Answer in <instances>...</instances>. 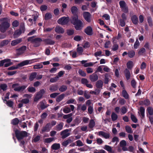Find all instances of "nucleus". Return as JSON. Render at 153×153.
I'll list each match as a JSON object with an SVG mask.
<instances>
[{
    "instance_id": "48",
    "label": "nucleus",
    "mask_w": 153,
    "mask_h": 153,
    "mask_svg": "<svg viewBox=\"0 0 153 153\" xmlns=\"http://www.w3.org/2000/svg\"><path fill=\"white\" fill-rule=\"evenodd\" d=\"M128 68L131 69L133 66V63L132 61H130L128 62L126 64Z\"/></svg>"
},
{
    "instance_id": "16",
    "label": "nucleus",
    "mask_w": 153,
    "mask_h": 153,
    "mask_svg": "<svg viewBox=\"0 0 153 153\" xmlns=\"http://www.w3.org/2000/svg\"><path fill=\"white\" fill-rule=\"evenodd\" d=\"M85 33L88 35H91L93 34V30L91 27L90 26L87 27L84 30Z\"/></svg>"
},
{
    "instance_id": "43",
    "label": "nucleus",
    "mask_w": 153,
    "mask_h": 153,
    "mask_svg": "<svg viewBox=\"0 0 153 153\" xmlns=\"http://www.w3.org/2000/svg\"><path fill=\"white\" fill-rule=\"evenodd\" d=\"M95 125V121L93 119H91L90 120L89 124V127L90 128H93Z\"/></svg>"
},
{
    "instance_id": "38",
    "label": "nucleus",
    "mask_w": 153,
    "mask_h": 153,
    "mask_svg": "<svg viewBox=\"0 0 153 153\" xmlns=\"http://www.w3.org/2000/svg\"><path fill=\"white\" fill-rule=\"evenodd\" d=\"M42 96L43 95L38 92L37 93L34 99V101L37 102L40 99L42 98Z\"/></svg>"
},
{
    "instance_id": "53",
    "label": "nucleus",
    "mask_w": 153,
    "mask_h": 153,
    "mask_svg": "<svg viewBox=\"0 0 153 153\" xmlns=\"http://www.w3.org/2000/svg\"><path fill=\"white\" fill-rule=\"evenodd\" d=\"M54 140V138L53 137H50L47 138L45 139V142L47 143H49Z\"/></svg>"
},
{
    "instance_id": "25",
    "label": "nucleus",
    "mask_w": 153,
    "mask_h": 153,
    "mask_svg": "<svg viewBox=\"0 0 153 153\" xmlns=\"http://www.w3.org/2000/svg\"><path fill=\"white\" fill-rule=\"evenodd\" d=\"M51 149L54 150H57L60 148V145L59 143H54L51 146Z\"/></svg>"
},
{
    "instance_id": "29",
    "label": "nucleus",
    "mask_w": 153,
    "mask_h": 153,
    "mask_svg": "<svg viewBox=\"0 0 153 153\" xmlns=\"http://www.w3.org/2000/svg\"><path fill=\"white\" fill-rule=\"evenodd\" d=\"M22 30L21 29L16 30L13 34V36L15 38L19 37L22 33Z\"/></svg>"
},
{
    "instance_id": "6",
    "label": "nucleus",
    "mask_w": 153,
    "mask_h": 153,
    "mask_svg": "<svg viewBox=\"0 0 153 153\" xmlns=\"http://www.w3.org/2000/svg\"><path fill=\"white\" fill-rule=\"evenodd\" d=\"M70 130L66 129L60 132V134L62 138L64 139L68 137L70 135Z\"/></svg>"
},
{
    "instance_id": "30",
    "label": "nucleus",
    "mask_w": 153,
    "mask_h": 153,
    "mask_svg": "<svg viewBox=\"0 0 153 153\" xmlns=\"http://www.w3.org/2000/svg\"><path fill=\"white\" fill-rule=\"evenodd\" d=\"M124 73L127 79L128 80L129 79L131 76V74L129 70L126 68L124 71Z\"/></svg>"
},
{
    "instance_id": "15",
    "label": "nucleus",
    "mask_w": 153,
    "mask_h": 153,
    "mask_svg": "<svg viewBox=\"0 0 153 153\" xmlns=\"http://www.w3.org/2000/svg\"><path fill=\"white\" fill-rule=\"evenodd\" d=\"M80 20L78 19V16L77 15H75L73 16L71 19V22L73 25H75L76 23Z\"/></svg>"
},
{
    "instance_id": "28",
    "label": "nucleus",
    "mask_w": 153,
    "mask_h": 153,
    "mask_svg": "<svg viewBox=\"0 0 153 153\" xmlns=\"http://www.w3.org/2000/svg\"><path fill=\"white\" fill-rule=\"evenodd\" d=\"M3 101L4 102H5V101L6 102V104L8 106L10 107L13 108V106L14 104V103L13 101H11V100H7L5 99L3 100Z\"/></svg>"
},
{
    "instance_id": "1",
    "label": "nucleus",
    "mask_w": 153,
    "mask_h": 153,
    "mask_svg": "<svg viewBox=\"0 0 153 153\" xmlns=\"http://www.w3.org/2000/svg\"><path fill=\"white\" fill-rule=\"evenodd\" d=\"M0 31L4 33L10 26V19L7 17L0 19Z\"/></svg>"
},
{
    "instance_id": "62",
    "label": "nucleus",
    "mask_w": 153,
    "mask_h": 153,
    "mask_svg": "<svg viewBox=\"0 0 153 153\" xmlns=\"http://www.w3.org/2000/svg\"><path fill=\"white\" fill-rule=\"evenodd\" d=\"M59 79L58 76H56L50 79V81L51 82H56Z\"/></svg>"
},
{
    "instance_id": "8",
    "label": "nucleus",
    "mask_w": 153,
    "mask_h": 153,
    "mask_svg": "<svg viewBox=\"0 0 153 153\" xmlns=\"http://www.w3.org/2000/svg\"><path fill=\"white\" fill-rule=\"evenodd\" d=\"M69 106L70 107L68 106H66L63 108V111L64 113L67 114L70 112L71 111H74L75 108L74 106L72 105H70Z\"/></svg>"
},
{
    "instance_id": "57",
    "label": "nucleus",
    "mask_w": 153,
    "mask_h": 153,
    "mask_svg": "<svg viewBox=\"0 0 153 153\" xmlns=\"http://www.w3.org/2000/svg\"><path fill=\"white\" fill-rule=\"evenodd\" d=\"M28 91L31 93H34L36 91V89L33 87H29L27 88Z\"/></svg>"
},
{
    "instance_id": "49",
    "label": "nucleus",
    "mask_w": 153,
    "mask_h": 153,
    "mask_svg": "<svg viewBox=\"0 0 153 153\" xmlns=\"http://www.w3.org/2000/svg\"><path fill=\"white\" fill-rule=\"evenodd\" d=\"M58 89V86L55 85L51 86L49 88V90L52 92H53L56 91Z\"/></svg>"
},
{
    "instance_id": "14",
    "label": "nucleus",
    "mask_w": 153,
    "mask_h": 153,
    "mask_svg": "<svg viewBox=\"0 0 153 153\" xmlns=\"http://www.w3.org/2000/svg\"><path fill=\"white\" fill-rule=\"evenodd\" d=\"M89 79L92 82H94L98 79V76L95 73L89 76Z\"/></svg>"
},
{
    "instance_id": "34",
    "label": "nucleus",
    "mask_w": 153,
    "mask_h": 153,
    "mask_svg": "<svg viewBox=\"0 0 153 153\" xmlns=\"http://www.w3.org/2000/svg\"><path fill=\"white\" fill-rule=\"evenodd\" d=\"M42 96L43 95L38 92L37 93L34 99V101L37 102L40 99L42 98Z\"/></svg>"
},
{
    "instance_id": "40",
    "label": "nucleus",
    "mask_w": 153,
    "mask_h": 153,
    "mask_svg": "<svg viewBox=\"0 0 153 153\" xmlns=\"http://www.w3.org/2000/svg\"><path fill=\"white\" fill-rule=\"evenodd\" d=\"M104 149L109 152L111 153H114V152L112 150V147L108 145H105V146Z\"/></svg>"
},
{
    "instance_id": "10",
    "label": "nucleus",
    "mask_w": 153,
    "mask_h": 153,
    "mask_svg": "<svg viewBox=\"0 0 153 153\" xmlns=\"http://www.w3.org/2000/svg\"><path fill=\"white\" fill-rule=\"evenodd\" d=\"M74 25V27L75 29L77 30H79L82 29L83 27V24L82 22L80 20L78 22L76 23Z\"/></svg>"
},
{
    "instance_id": "56",
    "label": "nucleus",
    "mask_w": 153,
    "mask_h": 153,
    "mask_svg": "<svg viewBox=\"0 0 153 153\" xmlns=\"http://www.w3.org/2000/svg\"><path fill=\"white\" fill-rule=\"evenodd\" d=\"M52 17V15L49 13H46L45 16V20L50 19Z\"/></svg>"
},
{
    "instance_id": "61",
    "label": "nucleus",
    "mask_w": 153,
    "mask_h": 153,
    "mask_svg": "<svg viewBox=\"0 0 153 153\" xmlns=\"http://www.w3.org/2000/svg\"><path fill=\"white\" fill-rule=\"evenodd\" d=\"M126 130V132L129 133H131L132 132L131 128L129 126H126L125 127Z\"/></svg>"
},
{
    "instance_id": "17",
    "label": "nucleus",
    "mask_w": 153,
    "mask_h": 153,
    "mask_svg": "<svg viewBox=\"0 0 153 153\" xmlns=\"http://www.w3.org/2000/svg\"><path fill=\"white\" fill-rule=\"evenodd\" d=\"M87 107L85 104H77V109L78 111L81 110L85 111L86 110Z\"/></svg>"
},
{
    "instance_id": "11",
    "label": "nucleus",
    "mask_w": 153,
    "mask_h": 153,
    "mask_svg": "<svg viewBox=\"0 0 153 153\" xmlns=\"http://www.w3.org/2000/svg\"><path fill=\"white\" fill-rule=\"evenodd\" d=\"M98 135L102 136L106 139H109L110 137V134L109 132H105L103 131L98 132Z\"/></svg>"
},
{
    "instance_id": "64",
    "label": "nucleus",
    "mask_w": 153,
    "mask_h": 153,
    "mask_svg": "<svg viewBox=\"0 0 153 153\" xmlns=\"http://www.w3.org/2000/svg\"><path fill=\"white\" fill-rule=\"evenodd\" d=\"M67 33L68 35H72L74 33V30L72 29L67 30Z\"/></svg>"
},
{
    "instance_id": "33",
    "label": "nucleus",
    "mask_w": 153,
    "mask_h": 153,
    "mask_svg": "<svg viewBox=\"0 0 153 153\" xmlns=\"http://www.w3.org/2000/svg\"><path fill=\"white\" fill-rule=\"evenodd\" d=\"M42 96L43 95L38 92L37 93L34 99V101L37 102L40 99L42 98Z\"/></svg>"
},
{
    "instance_id": "2",
    "label": "nucleus",
    "mask_w": 153,
    "mask_h": 153,
    "mask_svg": "<svg viewBox=\"0 0 153 153\" xmlns=\"http://www.w3.org/2000/svg\"><path fill=\"white\" fill-rule=\"evenodd\" d=\"M16 136L18 140L23 139L24 137H27L28 133L25 131H19L16 130L15 131Z\"/></svg>"
},
{
    "instance_id": "12",
    "label": "nucleus",
    "mask_w": 153,
    "mask_h": 153,
    "mask_svg": "<svg viewBox=\"0 0 153 153\" xmlns=\"http://www.w3.org/2000/svg\"><path fill=\"white\" fill-rule=\"evenodd\" d=\"M52 128V126L50 123H47L45 126H44L42 130V132L49 131Z\"/></svg>"
},
{
    "instance_id": "26",
    "label": "nucleus",
    "mask_w": 153,
    "mask_h": 153,
    "mask_svg": "<svg viewBox=\"0 0 153 153\" xmlns=\"http://www.w3.org/2000/svg\"><path fill=\"white\" fill-rule=\"evenodd\" d=\"M37 75V73L36 72L31 73L30 74L29 77L30 81H31L33 80L35 78H36Z\"/></svg>"
},
{
    "instance_id": "27",
    "label": "nucleus",
    "mask_w": 153,
    "mask_h": 153,
    "mask_svg": "<svg viewBox=\"0 0 153 153\" xmlns=\"http://www.w3.org/2000/svg\"><path fill=\"white\" fill-rule=\"evenodd\" d=\"M39 105L42 109H44L49 106V105L47 104L43 101L40 102L39 103Z\"/></svg>"
},
{
    "instance_id": "41",
    "label": "nucleus",
    "mask_w": 153,
    "mask_h": 153,
    "mask_svg": "<svg viewBox=\"0 0 153 153\" xmlns=\"http://www.w3.org/2000/svg\"><path fill=\"white\" fill-rule=\"evenodd\" d=\"M71 10L72 14L75 15L78 11V9L76 6H73L71 7Z\"/></svg>"
},
{
    "instance_id": "44",
    "label": "nucleus",
    "mask_w": 153,
    "mask_h": 153,
    "mask_svg": "<svg viewBox=\"0 0 153 153\" xmlns=\"http://www.w3.org/2000/svg\"><path fill=\"white\" fill-rule=\"evenodd\" d=\"M7 85L6 84H0V91L2 90L4 91L7 89Z\"/></svg>"
},
{
    "instance_id": "22",
    "label": "nucleus",
    "mask_w": 153,
    "mask_h": 153,
    "mask_svg": "<svg viewBox=\"0 0 153 153\" xmlns=\"http://www.w3.org/2000/svg\"><path fill=\"white\" fill-rule=\"evenodd\" d=\"M55 31L58 33H63L64 32V29L61 27L56 26L55 29Z\"/></svg>"
},
{
    "instance_id": "19",
    "label": "nucleus",
    "mask_w": 153,
    "mask_h": 153,
    "mask_svg": "<svg viewBox=\"0 0 153 153\" xmlns=\"http://www.w3.org/2000/svg\"><path fill=\"white\" fill-rule=\"evenodd\" d=\"M104 76V83L105 84H108L111 79V76L108 74L106 73L105 74Z\"/></svg>"
},
{
    "instance_id": "46",
    "label": "nucleus",
    "mask_w": 153,
    "mask_h": 153,
    "mask_svg": "<svg viewBox=\"0 0 153 153\" xmlns=\"http://www.w3.org/2000/svg\"><path fill=\"white\" fill-rule=\"evenodd\" d=\"M146 49L143 48H141L138 52V54L139 56L143 55L146 52Z\"/></svg>"
},
{
    "instance_id": "45",
    "label": "nucleus",
    "mask_w": 153,
    "mask_h": 153,
    "mask_svg": "<svg viewBox=\"0 0 153 153\" xmlns=\"http://www.w3.org/2000/svg\"><path fill=\"white\" fill-rule=\"evenodd\" d=\"M67 86L65 85H62L60 87L59 90L61 92H63L66 91L67 89Z\"/></svg>"
},
{
    "instance_id": "36",
    "label": "nucleus",
    "mask_w": 153,
    "mask_h": 153,
    "mask_svg": "<svg viewBox=\"0 0 153 153\" xmlns=\"http://www.w3.org/2000/svg\"><path fill=\"white\" fill-rule=\"evenodd\" d=\"M42 96L43 95L38 92L37 93L34 99V101L37 102L40 99L42 98Z\"/></svg>"
},
{
    "instance_id": "47",
    "label": "nucleus",
    "mask_w": 153,
    "mask_h": 153,
    "mask_svg": "<svg viewBox=\"0 0 153 153\" xmlns=\"http://www.w3.org/2000/svg\"><path fill=\"white\" fill-rule=\"evenodd\" d=\"M9 41L8 40H4L2 41L0 44V46L1 47L7 45L9 43Z\"/></svg>"
},
{
    "instance_id": "23",
    "label": "nucleus",
    "mask_w": 153,
    "mask_h": 153,
    "mask_svg": "<svg viewBox=\"0 0 153 153\" xmlns=\"http://www.w3.org/2000/svg\"><path fill=\"white\" fill-rule=\"evenodd\" d=\"M103 85V82L101 80L97 81L95 83V86L98 88L102 89Z\"/></svg>"
},
{
    "instance_id": "35",
    "label": "nucleus",
    "mask_w": 153,
    "mask_h": 153,
    "mask_svg": "<svg viewBox=\"0 0 153 153\" xmlns=\"http://www.w3.org/2000/svg\"><path fill=\"white\" fill-rule=\"evenodd\" d=\"M42 96L43 95L38 92L37 93L34 99V101L37 102L40 99L42 98Z\"/></svg>"
},
{
    "instance_id": "37",
    "label": "nucleus",
    "mask_w": 153,
    "mask_h": 153,
    "mask_svg": "<svg viewBox=\"0 0 153 153\" xmlns=\"http://www.w3.org/2000/svg\"><path fill=\"white\" fill-rule=\"evenodd\" d=\"M42 96L43 95L38 92L37 93L34 99V101L37 102L40 99L42 98Z\"/></svg>"
},
{
    "instance_id": "3",
    "label": "nucleus",
    "mask_w": 153,
    "mask_h": 153,
    "mask_svg": "<svg viewBox=\"0 0 153 153\" xmlns=\"http://www.w3.org/2000/svg\"><path fill=\"white\" fill-rule=\"evenodd\" d=\"M36 36H33L29 37L28 38L27 40L33 43L35 47H37L40 45V43L42 41V40L40 38H34V37Z\"/></svg>"
},
{
    "instance_id": "4",
    "label": "nucleus",
    "mask_w": 153,
    "mask_h": 153,
    "mask_svg": "<svg viewBox=\"0 0 153 153\" xmlns=\"http://www.w3.org/2000/svg\"><path fill=\"white\" fill-rule=\"evenodd\" d=\"M27 85H24L20 86L18 83L13 84L12 85V88L15 91H22L27 87Z\"/></svg>"
},
{
    "instance_id": "32",
    "label": "nucleus",
    "mask_w": 153,
    "mask_h": 153,
    "mask_svg": "<svg viewBox=\"0 0 153 153\" xmlns=\"http://www.w3.org/2000/svg\"><path fill=\"white\" fill-rule=\"evenodd\" d=\"M63 123L62 122L58 124L55 126V129L57 131H60L62 129L63 126Z\"/></svg>"
},
{
    "instance_id": "18",
    "label": "nucleus",
    "mask_w": 153,
    "mask_h": 153,
    "mask_svg": "<svg viewBox=\"0 0 153 153\" xmlns=\"http://www.w3.org/2000/svg\"><path fill=\"white\" fill-rule=\"evenodd\" d=\"M22 41V38H19L15 39L11 41V46H14L21 43Z\"/></svg>"
},
{
    "instance_id": "39",
    "label": "nucleus",
    "mask_w": 153,
    "mask_h": 153,
    "mask_svg": "<svg viewBox=\"0 0 153 153\" xmlns=\"http://www.w3.org/2000/svg\"><path fill=\"white\" fill-rule=\"evenodd\" d=\"M131 19L132 22L135 24H136L138 22V19L137 16L135 15L131 17Z\"/></svg>"
},
{
    "instance_id": "20",
    "label": "nucleus",
    "mask_w": 153,
    "mask_h": 153,
    "mask_svg": "<svg viewBox=\"0 0 153 153\" xmlns=\"http://www.w3.org/2000/svg\"><path fill=\"white\" fill-rule=\"evenodd\" d=\"M31 61L30 60H26L24 61L18 65L19 67H21L25 65L31 63Z\"/></svg>"
},
{
    "instance_id": "60",
    "label": "nucleus",
    "mask_w": 153,
    "mask_h": 153,
    "mask_svg": "<svg viewBox=\"0 0 153 153\" xmlns=\"http://www.w3.org/2000/svg\"><path fill=\"white\" fill-rule=\"evenodd\" d=\"M144 111L145 109L143 107H141L140 108V112L142 118H143L144 117Z\"/></svg>"
},
{
    "instance_id": "13",
    "label": "nucleus",
    "mask_w": 153,
    "mask_h": 153,
    "mask_svg": "<svg viewBox=\"0 0 153 153\" xmlns=\"http://www.w3.org/2000/svg\"><path fill=\"white\" fill-rule=\"evenodd\" d=\"M27 47L25 46H23L19 49L16 50L17 54L18 55H20L25 52L26 50Z\"/></svg>"
},
{
    "instance_id": "9",
    "label": "nucleus",
    "mask_w": 153,
    "mask_h": 153,
    "mask_svg": "<svg viewBox=\"0 0 153 153\" xmlns=\"http://www.w3.org/2000/svg\"><path fill=\"white\" fill-rule=\"evenodd\" d=\"M83 16L85 20L88 22H91V15L90 13L88 12H85L83 13Z\"/></svg>"
},
{
    "instance_id": "55",
    "label": "nucleus",
    "mask_w": 153,
    "mask_h": 153,
    "mask_svg": "<svg viewBox=\"0 0 153 153\" xmlns=\"http://www.w3.org/2000/svg\"><path fill=\"white\" fill-rule=\"evenodd\" d=\"M88 113L90 114H92L93 112V108L92 106H89L88 108Z\"/></svg>"
},
{
    "instance_id": "52",
    "label": "nucleus",
    "mask_w": 153,
    "mask_h": 153,
    "mask_svg": "<svg viewBox=\"0 0 153 153\" xmlns=\"http://www.w3.org/2000/svg\"><path fill=\"white\" fill-rule=\"evenodd\" d=\"M128 56L130 58L133 57L135 55V52L133 50L129 51L128 53Z\"/></svg>"
},
{
    "instance_id": "54",
    "label": "nucleus",
    "mask_w": 153,
    "mask_h": 153,
    "mask_svg": "<svg viewBox=\"0 0 153 153\" xmlns=\"http://www.w3.org/2000/svg\"><path fill=\"white\" fill-rule=\"evenodd\" d=\"M122 95L125 99H127L128 97V94L126 91L125 90L123 91Z\"/></svg>"
},
{
    "instance_id": "58",
    "label": "nucleus",
    "mask_w": 153,
    "mask_h": 153,
    "mask_svg": "<svg viewBox=\"0 0 153 153\" xmlns=\"http://www.w3.org/2000/svg\"><path fill=\"white\" fill-rule=\"evenodd\" d=\"M100 92V91L98 89H96V91H91L89 93L91 94H94L96 95H98Z\"/></svg>"
},
{
    "instance_id": "21",
    "label": "nucleus",
    "mask_w": 153,
    "mask_h": 153,
    "mask_svg": "<svg viewBox=\"0 0 153 153\" xmlns=\"http://www.w3.org/2000/svg\"><path fill=\"white\" fill-rule=\"evenodd\" d=\"M31 61L30 60H26L24 61L18 65L19 67H21L25 65L31 63Z\"/></svg>"
},
{
    "instance_id": "24",
    "label": "nucleus",
    "mask_w": 153,
    "mask_h": 153,
    "mask_svg": "<svg viewBox=\"0 0 153 153\" xmlns=\"http://www.w3.org/2000/svg\"><path fill=\"white\" fill-rule=\"evenodd\" d=\"M43 41L46 45H53L55 43L54 41L50 39H45Z\"/></svg>"
},
{
    "instance_id": "5",
    "label": "nucleus",
    "mask_w": 153,
    "mask_h": 153,
    "mask_svg": "<svg viewBox=\"0 0 153 153\" xmlns=\"http://www.w3.org/2000/svg\"><path fill=\"white\" fill-rule=\"evenodd\" d=\"M120 7L122 10L124 12L127 13L128 12V10L126 2L123 1H120L119 2Z\"/></svg>"
},
{
    "instance_id": "51",
    "label": "nucleus",
    "mask_w": 153,
    "mask_h": 153,
    "mask_svg": "<svg viewBox=\"0 0 153 153\" xmlns=\"http://www.w3.org/2000/svg\"><path fill=\"white\" fill-rule=\"evenodd\" d=\"M19 121L17 118H15L12 120V124L14 125H16L19 123Z\"/></svg>"
},
{
    "instance_id": "31",
    "label": "nucleus",
    "mask_w": 153,
    "mask_h": 153,
    "mask_svg": "<svg viewBox=\"0 0 153 153\" xmlns=\"http://www.w3.org/2000/svg\"><path fill=\"white\" fill-rule=\"evenodd\" d=\"M73 140L69 138L66 140L64 141L62 143V145L64 146H66L69 143H71Z\"/></svg>"
},
{
    "instance_id": "63",
    "label": "nucleus",
    "mask_w": 153,
    "mask_h": 153,
    "mask_svg": "<svg viewBox=\"0 0 153 153\" xmlns=\"http://www.w3.org/2000/svg\"><path fill=\"white\" fill-rule=\"evenodd\" d=\"M131 117L132 120L134 123H136L137 122V120L136 117L133 114L131 115Z\"/></svg>"
},
{
    "instance_id": "50",
    "label": "nucleus",
    "mask_w": 153,
    "mask_h": 153,
    "mask_svg": "<svg viewBox=\"0 0 153 153\" xmlns=\"http://www.w3.org/2000/svg\"><path fill=\"white\" fill-rule=\"evenodd\" d=\"M117 115L114 112H113L111 115V118L112 120L113 121H115L117 119Z\"/></svg>"
},
{
    "instance_id": "59",
    "label": "nucleus",
    "mask_w": 153,
    "mask_h": 153,
    "mask_svg": "<svg viewBox=\"0 0 153 153\" xmlns=\"http://www.w3.org/2000/svg\"><path fill=\"white\" fill-rule=\"evenodd\" d=\"M43 68V65L41 64H39L34 65L33 69H39L42 68Z\"/></svg>"
},
{
    "instance_id": "7",
    "label": "nucleus",
    "mask_w": 153,
    "mask_h": 153,
    "mask_svg": "<svg viewBox=\"0 0 153 153\" xmlns=\"http://www.w3.org/2000/svg\"><path fill=\"white\" fill-rule=\"evenodd\" d=\"M69 21L68 17H62L59 19L57 21L58 23L62 25H65L68 23Z\"/></svg>"
},
{
    "instance_id": "42",
    "label": "nucleus",
    "mask_w": 153,
    "mask_h": 153,
    "mask_svg": "<svg viewBox=\"0 0 153 153\" xmlns=\"http://www.w3.org/2000/svg\"><path fill=\"white\" fill-rule=\"evenodd\" d=\"M65 96V94H63L58 96L56 98V102H60L64 98Z\"/></svg>"
}]
</instances>
